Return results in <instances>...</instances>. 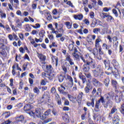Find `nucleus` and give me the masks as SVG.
Here are the masks:
<instances>
[{"label": "nucleus", "instance_id": "37998d69", "mask_svg": "<svg viewBox=\"0 0 124 124\" xmlns=\"http://www.w3.org/2000/svg\"><path fill=\"white\" fill-rule=\"evenodd\" d=\"M117 112H118V108H117V107L114 106L111 108L110 112L112 114H115V113H117Z\"/></svg>", "mask_w": 124, "mask_h": 124}, {"label": "nucleus", "instance_id": "f704fd0d", "mask_svg": "<svg viewBox=\"0 0 124 124\" xmlns=\"http://www.w3.org/2000/svg\"><path fill=\"white\" fill-rule=\"evenodd\" d=\"M86 105L88 107H90V106H92V107H94V98H93L91 99V103L90 102H87Z\"/></svg>", "mask_w": 124, "mask_h": 124}, {"label": "nucleus", "instance_id": "a211bd4d", "mask_svg": "<svg viewBox=\"0 0 124 124\" xmlns=\"http://www.w3.org/2000/svg\"><path fill=\"white\" fill-rule=\"evenodd\" d=\"M52 33H55L56 35V38H60V41L62 42H63L64 41V39L65 38L64 36H62V33H59L58 31H54Z\"/></svg>", "mask_w": 124, "mask_h": 124}, {"label": "nucleus", "instance_id": "3c124183", "mask_svg": "<svg viewBox=\"0 0 124 124\" xmlns=\"http://www.w3.org/2000/svg\"><path fill=\"white\" fill-rule=\"evenodd\" d=\"M98 53L100 54L101 56H102V55H104V51L102 50V48L101 46L98 47Z\"/></svg>", "mask_w": 124, "mask_h": 124}, {"label": "nucleus", "instance_id": "f3484780", "mask_svg": "<svg viewBox=\"0 0 124 124\" xmlns=\"http://www.w3.org/2000/svg\"><path fill=\"white\" fill-rule=\"evenodd\" d=\"M111 86L112 87V88L114 89V93L115 92H117V89H119V83H118V81H117V80H114V79H111Z\"/></svg>", "mask_w": 124, "mask_h": 124}, {"label": "nucleus", "instance_id": "f8f14e48", "mask_svg": "<svg viewBox=\"0 0 124 124\" xmlns=\"http://www.w3.org/2000/svg\"><path fill=\"white\" fill-rule=\"evenodd\" d=\"M28 114L30 115V116H36L37 118H39V117H40L41 112L40 111V108H36L35 112L31 111V112H28Z\"/></svg>", "mask_w": 124, "mask_h": 124}, {"label": "nucleus", "instance_id": "ea45409f", "mask_svg": "<svg viewBox=\"0 0 124 124\" xmlns=\"http://www.w3.org/2000/svg\"><path fill=\"white\" fill-rule=\"evenodd\" d=\"M68 98L69 99V100H70V101H72L73 103L75 102V100L76 99V97H74V96L70 94H68Z\"/></svg>", "mask_w": 124, "mask_h": 124}, {"label": "nucleus", "instance_id": "7c9ffc66", "mask_svg": "<svg viewBox=\"0 0 124 124\" xmlns=\"http://www.w3.org/2000/svg\"><path fill=\"white\" fill-rule=\"evenodd\" d=\"M90 68H90V66L88 64V63H84V64L83 65L82 70L83 72H89Z\"/></svg>", "mask_w": 124, "mask_h": 124}, {"label": "nucleus", "instance_id": "09e8293b", "mask_svg": "<svg viewBox=\"0 0 124 124\" xmlns=\"http://www.w3.org/2000/svg\"><path fill=\"white\" fill-rule=\"evenodd\" d=\"M65 25L67 27V29H70L72 28V25L69 21H67L65 22Z\"/></svg>", "mask_w": 124, "mask_h": 124}, {"label": "nucleus", "instance_id": "a18cd8bd", "mask_svg": "<svg viewBox=\"0 0 124 124\" xmlns=\"http://www.w3.org/2000/svg\"><path fill=\"white\" fill-rule=\"evenodd\" d=\"M25 30L26 31L30 32L31 31V25L30 24H27L25 26Z\"/></svg>", "mask_w": 124, "mask_h": 124}, {"label": "nucleus", "instance_id": "2eb2a0df", "mask_svg": "<svg viewBox=\"0 0 124 124\" xmlns=\"http://www.w3.org/2000/svg\"><path fill=\"white\" fill-rule=\"evenodd\" d=\"M102 46L103 50L108 51V55H109V56H111V55H112V49H110V47H111V46H108L107 44L103 43Z\"/></svg>", "mask_w": 124, "mask_h": 124}, {"label": "nucleus", "instance_id": "b1692460", "mask_svg": "<svg viewBox=\"0 0 124 124\" xmlns=\"http://www.w3.org/2000/svg\"><path fill=\"white\" fill-rule=\"evenodd\" d=\"M55 29L56 30H58L59 32H62V33H63V32H64V30H63V24H60L59 25L58 23L56 22L55 23ZM58 26H59L60 28L58 29Z\"/></svg>", "mask_w": 124, "mask_h": 124}, {"label": "nucleus", "instance_id": "dca6fc26", "mask_svg": "<svg viewBox=\"0 0 124 124\" xmlns=\"http://www.w3.org/2000/svg\"><path fill=\"white\" fill-rule=\"evenodd\" d=\"M89 83L86 84V86L84 88V91L86 93H89L91 90H93V85L91 84V81L88 80Z\"/></svg>", "mask_w": 124, "mask_h": 124}, {"label": "nucleus", "instance_id": "bf43d9fd", "mask_svg": "<svg viewBox=\"0 0 124 124\" xmlns=\"http://www.w3.org/2000/svg\"><path fill=\"white\" fill-rule=\"evenodd\" d=\"M66 4L67 5H69V6H71V7L74 8V5H73V4L72 3V2H71V1H68L66 2Z\"/></svg>", "mask_w": 124, "mask_h": 124}, {"label": "nucleus", "instance_id": "4d7b16f0", "mask_svg": "<svg viewBox=\"0 0 124 124\" xmlns=\"http://www.w3.org/2000/svg\"><path fill=\"white\" fill-rule=\"evenodd\" d=\"M112 13L114 14L116 17L119 16V14L118 13V11H117V10H116L115 9H112Z\"/></svg>", "mask_w": 124, "mask_h": 124}, {"label": "nucleus", "instance_id": "c85d7f7f", "mask_svg": "<svg viewBox=\"0 0 124 124\" xmlns=\"http://www.w3.org/2000/svg\"><path fill=\"white\" fill-rule=\"evenodd\" d=\"M120 120H121V118H120V117H119V115H114V118L112 119V124H119V122H120Z\"/></svg>", "mask_w": 124, "mask_h": 124}, {"label": "nucleus", "instance_id": "4be33fe9", "mask_svg": "<svg viewBox=\"0 0 124 124\" xmlns=\"http://www.w3.org/2000/svg\"><path fill=\"white\" fill-rule=\"evenodd\" d=\"M32 108H33V106L31 104H26L24 106L23 110L25 112L29 114V113L31 111V109H32Z\"/></svg>", "mask_w": 124, "mask_h": 124}, {"label": "nucleus", "instance_id": "58836bf2", "mask_svg": "<svg viewBox=\"0 0 124 124\" xmlns=\"http://www.w3.org/2000/svg\"><path fill=\"white\" fill-rule=\"evenodd\" d=\"M104 84L107 88H108V87H109V84H110V79L108 78H105L104 80Z\"/></svg>", "mask_w": 124, "mask_h": 124}, {"label": "nucleus", "instance_id": "20e7f679", "mask_svg": "<svg viewBox=\"0 0 124 124\" xmlns=\"http://www.w3.org/2000/svg\"><path fill=\"white\" fill-rule=\"evenodd\" d=\"M68 49L70 52L74 51V53L72 54L73 57L76 59V60H79L80 55H79L77 53L78 52V50H77V47H74L73 45H69L68 46Z\"/></svg>", "mask_w": 124, "mask_h": 124}, {"label": "nucleus", "instance_id": "338daca9", "mask_svg": "<svg viewBox=\"0 0 124 124\" xmlns=\"http://www.w3.org/2000/svg\"><path fill=\"white\" fill-rule=\"evenodd\" d=\"M98 31H100V28H94L93 30V32H94V33H97V32H98Z\"/></svg>", "mask_w": 124, "mask_h": 124}, {"label": "nucleus", "instance_id": "1a4fd4ad", "mask_svg": "<svg viewBox=\"0 0 124 124\" xmlns=\"http://www.w3.org/2000/svg\"><path fill=\"white\" fill-rule=\"evenodd\" d=\"M123 94L115 93L114 100L116 103H120L123 100Z\"/></svg>", "mask_w": 124, "mask_h": 124}, {"label": "nucleus", "instance_id": "13d9d810", "mask_svg": "<svg viewBox=\"0 0 124 124\" xmlns=\"http://www.w3.org/2000/svg\"><path fill=\"white\" fill-rule=\"evenodd\" d=\"M31 27H32V28H33V29H39V28H40V24H39V23H37L35 24V26L34 25H31Z\"/></svg>", "mask_w": 124, "mask_h": 124}, {"label": "nucleus", "instance_id": "c756f323", "mask_svg": "<svg viewBox=\"0 0 124 124\" xmlns=\"http://www.w3.org/2000/svg\"><path fill=\"white\" fill-rule=\"evenodd\" d=\"M62 118L65 123H67V124L69 123V116H68V114L63 113L62 114Z\"/></svg>", "mask_w": 124, "mask_h": 124}, {"label": "nucleus", "instance_id": "72a5a7b5", "mask_svg": "<svg viewBox=\"0 0 124 124\" xmlns=\"http://www.w3.org/2000/svg\"><path fill=\"white\" fill-rule=\"evenodd\" d=\"M112 73L114 77H115V79L119 80V79L121 78V75H120V73H119V72H113L112 70V72L111 73V74Z\"/></svg>", "mask_w": 124, "mask_h": 124}, {"label": "nucleus", "instance_id": "e2e57ef3", "mask_svg": "<svg viewBox=\"0 0 124 124\" xmlns=\"http://www.w3.org/2000/svg\"><path fill=\"white\" fill-rule=\"evenodd\" d=\"M86 116H87V112H84V113L81 115V118L82 121H84L86 119Z\"/></svg>", "mask_w": 124, "mask_h": 124}, {"label": "nucleus", "instance_id": "423d86ee", "mask_svg": "<svg viewBox=\"0 0 124 124\" xmlns=\"http://www.w3.org/2000/svg\"><path fill=\"white\" fill-rule=\"evenodd\" d=\"M101 17L102 18V19H105V18H107V22H112L115 21V19H114V17H113V16H110L109 15H108V14L106 13H102V14H101Z\"/></svg>", "mask_w": 124, "mask_h": 124}, {"label": "nucleus", "instance_id": "bb28decb", "mask_svg": "<svg viewBox=\"0 0 124 124\" xmlns=\"http://www.w3.org/2000/svg\"><path fill=\"white\" fill-rule=\"evenodd\" d=\"M112 64L113 65L114 69H118L120 68V64L116 59L112 60Z\"/></svg>", "mask_w": 124, "mask_h": 124}, {"label": "nucleus", "instance_id": "393cba45", "mask_svg": "<svg viewBox=\"0 0 124 124\" xmlns=\"http://www.w3.org/2000/svg\"><path fill=\"white\" fill-rule=\"evenodd\" d=\"M100 42H102V41L101 40V36H97V38L95 41V47L96 49L99 47H101L100 43H99Z\"/></svg>", "mask_w": 124, "mask_h": 124}, {"label": "nucleus", "instance_id": "9b49d317", "mask_svg": "<svg viewBox=\"0 0 124 124\" xmlns=\"http://www.w3.org/2000/svg\"><path fill=\"white\" fill-rule=\"evenodd\" d=\"M57 90L60 93L63 94V95L67 94V92L64 91L66 90V88L62 84H61L60 87H58Z\"/></svg>", "mask_w": 124, "mask_h": 124}, {"label": "nucleus", "instance_id": "7ed1b4c3", "mask_svg": "<svg viewBox=\"0 0 124 124\" xmlns=\"http://www.w3.org/2000/svg\"><path fill=\"white\" fill-rule=\"evenodd\" d=\"M94 70H93V75L94 77H98L99 75H103L104 74V72H103V69L101 67V65H98Z\"/></svg>", "mask_w": 124, "mask_h": 124}, {"label": "nucleus", "instance_id": "ddd939ff", "mask_svg": "<svg viewBox=\"0 0 124 124\" xmlns=\"http://www.w3.org/2000/svg\"><path fill=\"white\" fill-rule=\"evenodd\" d=\"M102 93V88H98L97 89L95 88H94L91 93L92 95H94L95 94V96H99V93Z\"/></svg>", "mask_w": 124, "mask_h": 124}, {"label": "nucleus", "instance_id": "a19ab883", "mask_svg": "<svg viewBox=\"0 0 124 124\" xmlns=\"http://www.w3.org/2000/svg\"><path fill=\"white\" fill-rule=\"evenodd\" d=\"M25 118L24 117V116L20 115V116L16 117V122H23L24 121Z\"/></svg>", "mask_w": 124, "mask_h": 124}, {"label": "nucleus", "instance_id": "cd10ccee", "mask_svg": "<svg viewBox=\"0 0 124 124\" xmlns=\"http://www.w3.org/2000/svg\"><path fill=\"white\" fill-rule=\"evenodd\" d=\"M37 57L41 62H45L46 61V56L43 55L42 53H39L37 52Z\"/></svg>", "mask_w": 124, "mask_h": 124}, {"label": "nucleus", "instance_id": "473e14b6", "mask_svg": "<svg viewBox=\"0 0 124 124\" xmlns=\"http://www.w3.org/2000/svg\"><path fill=\"white\" fill-rule=\"evenodd\" d=\"M73 17L75 20H78L79 21H81L83 19L84 16L82 14L74 15Z\"/></svg>", "mask_w": 124, "mask_h": 124}, {"label": "nucleus", "instance_id": "aec40b11", "mask_svg": "<svg viewBox=\"0 0 124 124\" xmlns=\"http://www.w3.org/2000/svg\"><path fill=\"white\" fill-rule=\"evenodd\" d=\"M114 96L115 97V93L114 92L111 91L108 92L107 94H104L103 97L105 98V99H110V98H114Z\"/></svg>", "mask_w": 124, "mask_h": 124}, {"label": "nucleus", "instance_id": "9d476101", "mask_svg": "<svg viewBox=\"0 0 124 124\" xmlns=\"http://www.w3.org/2000/svg\"><path fill=\"white\" fill-rule=\"evenodd\" d=\"M49 95L46 93H44L42 95L41 98L40 99L39 101L40 103H47L49 101Z\"/></svg>", "mask_w": 124, "mask_h": 124}, {"label": "nucleus", "instance_id": "5fc2aeb1", "mask_svg": "<svg viewBox=\"0 0 124 124\" xmlns=\"http://www.w3.org/2000/svg\"><path fill=\"white\" fill-rule=\"evenodd\" d=\"M30 63L29 62H26L23 65V70L24 71H25V70L28 68V65H29V64Z\"/></svg>", "mask_w": 124, "mask_h": 124}, {"label": "nucleus", "instance_id": "6e6552de", "mask_svg": "<svg viewBox=\"0 0 124 124\" xmlns=\"http://www.w3.org/2000/svg\"><path fill=\"white\" fill-rule=\"evenodd\" d=\"M38 118H40L41 120L44 121L42 122L43 124H48L49 122H51V121H52L51 118H49L48 119L46 120V118H47V116L46 115L45 113H41L40 117H39Z\"/></svg>", "mask_w": 124, "mask_h": 124}, {"label": "nucleus", "instance_id": "39448f33", "mask_svg": "<svg viewBox=\"0 0 124 124\" xmlns=\"http://www.w3.org/2000/svg\"><path fill=\"white\" fill-rule=\"evenodd\" d=\"M79 58H80L81 61H82L84 63H87V62H89L92 59H93L89 53H85L84 56L80 55L79 56Z\"/></svg>", "mask_w": 124, "mask_h": 124}, {"label": "nucleus", "instance_id": "6e6d98bb", "mask_svg": "<svg viewBox=\"0 0 124 124\" xmlns=\"http://www.w3.org/2000/svg\"><path fill=\"white\" fill-rule=\"evenodd\" d=\"M12 74H13V76H15L16 75V71H15V68H16V66L15 65H14L12 66Z\"/></svg>", "mask_w": 124, "mask_h": 124}, {"label": "nucleus", "instance_id": "6ab92c4d", "mask_svg": "<svg viewBox=\"0 0 124 124\" xmlns=\"http://www.w3.org/2000/svg\"><path fill=\"white\" fill-rule=\"evenodd\" d=\"M87 63L92 69H94L96 67V63L93 58L89 62H87Z\"/></svg>", "mask_w": 124, "mask_h": 124}, {"label": "nucleus", "instance_id": "603ef678", "mask_svg": "<svg viewBox=\"0 0 124 124\" xmlns=\"http://www.w3.org/2000/svg\"><path fill=\"white\" fill-rule=\"evenodd\" d=\"M7 53L5 50H2L0 52V56H2V57H6Z\"/></svg>", "mask_w": 124, "mask_h": 124}, {"label": "nucleus", "instance_id": "f03ea898", "mask_svg": "<svg viewBox=\"0 0 124 124\" xmlns=\"http://www.w3.org/2000/svg\"><path fill=\"white\" fill-rule=\"evenodd\" d=\"M103 63L105 65V73L107 75H111L113 72V67H111V61L109 58L107 57L106 59L103 60Z\"/></svg>", "mask_w": 124, "mask_h": 124}, {"label": "nucleus", "instance_id": "680f3d73", "mask_svg": "<svg viewBox=\"0 0 124 124\" xmlns=\"http://www.w3.org/2000/svg\"><path fill=\"white\" fill-rule=\"evenodd\" d=\"M47 16L46 17L47 21H51L52 20V16L50 13H47Z\"/></svg>", "mask_w": 124, "mask_h": 124}, {"label": "nucleus", "instance_id": "69168bd1", "mask_svg": "<svg viewBox=\"0 0 124 124\" xmlns=\"http://www.w3.org/2000/svg\"><path fill=\"white\" fill-rule=\"evenodd\" d=\"M45 114L46 116H49V115L51 114V109H48L45 112Z\"/></svg>", "mask_w": 124, "mask_h": 124}, {"label": "nucleus", "instance_id": "e433bc0d", "mask_svg": "<svg viewBox=\"0 0 124 124\" xmlns=\"http://www.w3.org/2000/svg\"><path fill=\"white\" fill-rule=\"evenodd\" d=\"M54 59L56 61V64H55V66L56 67H58V64H59V58L58 57H56V56H53L52 57H51V60H52V62H54Z\"/></svg>", "mask_w": 124, "mask_h": 124}, {"label": "nucleus", "instance_id": "0eeeda50", "mask_svg": "<svg viewBox=\"0 0 124 124\" xmlns=\"http://www.w3.org/2000/svg\"><path fill=\"white\" fill-rule=\"evenodd\" d=\"M80 29L78 30H76V32L79 33L80 35H83V34H88L89 33V30L86 28H84V26H80Z\"/></svg>", "mask_w": 124, "mask_h": 124}, {"label": "nucleus", "instance_id": "c9c22d12", "mask_svg": "<svg viewBox=\"0 0 124 124\" xmlns=\"http://www.w3.org/2000/svg\"><path fill=\"white\" fill-rule=\"evenodd\" d=\"M57 78L59 82H60V83H62V82H63V80H64V78H65V76L61 74L60 75L58 76Z\"/></svg>", "mask_w": 124, "mask_h": 124}, {"label": "nucleus", "instance_id": "f257e3e1", "mask_svg": "<svg viewBox=\"0 0 124 124\" xmlns=\"http://www.w3.org/2000/svg\"><path fill=\"white\" fill-rule=\"evenodd\" d=\"M104 97L103 96H100L99 99L96 102L94 108L95 112H97L99 111V106L100 105V103L103 104L104 108H108V106H110L112 105V103H113V102L110 99H106L108 101L106 103H105V99H104Z\"/></svg>", "mask_w": 124, "mask_h": 124}, {"label": "nucleus", "instance_id": "a878e982", "mask_svg": "<svg viewBox=\"0 0 124 124\" xmlns=\"http://www.w3.org/2000/svg\"><path fill=\"white\" fill-rule=\"evenodd\" d=\"M95 37L96 36L95 35H92L91 34H88L86 37V39L88 42H93V40H94L95 39Z\"/></svg>", "mask_w": 124, "mask_h": 124}, {"label": "nucleus", "instance_id": "5701e85b", "mask_svg": "<svg viewBox=\"0 0 124 124\" xmlns=\"http://www.w3.org/2000/svg\"><path fill=\"white\" fill-rule=\"evenodd\" d=\"M67 66H70L69 63L66 62L64 63H61V67L64 73H67Z\"/></svg>", "mask_w": 124, "mask_h": 124}, {"label": "nucleus", "instance_id": "4468645a", "mask_svg": "<svg viewBox=\"0 0 124 124\" xmlns=\"http://www.w3.org/2000/svg\"><path fill=\"white\" fill-rule=\"evenodd\" d=\"M91 83H92L93 85L95 86V87H102V83L94 78H92Z\"/></svg>", "mask_w": 124, "mask_h": 124}, {"label": "nucleus", "instance_id": "49530a36", "mask_svg": "<svg viewBox=\"0 0 124 124\" xmlns=\"http://www.w3.org/2000/svg\"><path fill=\"white\" fill-rule=\"evenodd\" d=\"M16 24H17V28H22V23H21V20L20 19H18L16 21Z\"/></svg>", "mask_w": 124, "mask_h": 124}, {"label": "nucleus", "instance_id": "412c9836", "mask_svg": "<svg viewBox=\"0 0 124 124\" xmlns=\"http://www.w3.org/2000/svg\"><path fill=\"white\" fill-rule=\"evenodd\" d=\"M65 58V61L68 62L70 65H74V61H73V59L71 58V56L70 55L69 53H67L66 54Z\"/></svg>", "mask_w": 124, "mask_h": 124}, {"label": "nucleus", "instance_id": "774afa93", "mask_svg": "<svg viewBox=\"0 0 124 124\" xmlns=\"http://www.w3.org/2000/svg\"><path fill=\"white\" fill-rule=\"evenodd\" d=\"M88 121L89 124H93V120H92V118H91V117H88Z\"/></svg>", "mask_w": 124, "mask_h": 124}, {"label": "nucleus", "instance_id": "de8ad7c7", "mask_svg": "<svg viewBox=\"0 0 124 124\" xmlns=\"http://www.w3.org/2000/svg\"><path fill=\"white\" fill-rule=\"evenodd\" d=\"M33 93H36V94H38L39 93H40V90L37 88V87H35L33 89Z\"/></svg>", "mask_w": 124, "mask_h": 124}, {"label": "nucleus", "instance_id": "79ce46f5", "mask_svg": "<svg viewBox=\"0 0 124 124\" xmlns=\"http://www.w3.org/2000/svg\"><path fill=\"white\" fill-rule=\"evenodd\" d=\"M67 80H69V82H71V85L72 87H73V85H74V83L73 82V78H72V77L68 75H67Z\"/></svg>", "mask_w": 124, "mask_h": 124}, {"label": "nucleus", "instance_id": "8fccbe9b", "mask_svg": "<svg viewBox=\"0 0 124 124\" xmlns=\"http://www.w3.org/2000/svg\"><path fill=\"white\" fill-rule=\"evenodd\" d=\"M114 114L112 113L111 112H109L108 113V120H109V121H111V120H112L114 118Z\"/></svg>", "mask_w": 124, "mask_h": 124}, {"label": "nucleus", "instance_id": "864d4df0", "mask_svg": "<svg viewBox=\"0 0 124 124\" xmlns=\"http://www.w3.org/2000/svg\"><path fill=\"white\" fill-rule=\"evenodd\" d=\"M0 14L1 19H5L6 18V14L2 11H0Z\"/></svg>", "mask_w": 124, "mask_h": 124}, {"label": "nucleus", "instance_id": "4c0bfd02", "mask_svg": "<svg viewBox=\"0 0 124 124\" xmlns=\"http://www.w3.org/2000/svg\"><path fill=\"white\" fill-rule=\"evenodd\" d=\"M55 74L53 73H49V74H47V76L46 77V78H48L49 80H53L54 78H55Z\"/></svg>", "mask_w": 124, "mask_h": 124}, {"label": "nucleus", "instance_id": "2f4dec72", "mask_svg": "<svg viewBox=\"0 0 124 124\" xmlns=\"http://www.w3.org/2000/svg\"><path fill=\"white\" fill-rule=\"evenodd\" d=\"M117 91H115V93L122 94L124 92V86H119L118 88L117 89Z\"/></svg>", "mask_w": 124, "mask_h": 124}, {"label": "nucleus", "instance_id": "0e129e2a", "mask_svg": "<svg viewBox=\"0 0 124 124\" xmlns=\"http://www.w3.org/2000/svg\"><path fill=\"white\" fill-rule=\"evenodd\" d=\"M52 68H53L52 67V65H47L46 66V69L48 71H52Z\"/></svg>", "mask_w": 124, "mask_h": 124}, {"label": "nucleus", "instance_id": "c03bdc74", "mask_svg": "<svg viewBox=\"0 0 124 124\" xmlns=\"http://www.w3.org/2000/svg\"><path fill=\"white\" fill-rule=\"evenodd\" d=\"M45 31L42 30L39 33V35L41 38H43L45 36Z\"/></svg>", "mask_w": 124, "mask_h": 124}, {"label": "nucleus", "instance_id": "052dcab7", "mask_svg": "<svg viewBox=\"0 0 124 124\" xmlns=\"http://www.w3.org/2000/svg\"><path fill=\"white\" fill-rule=\"evenodd\" d=\"M56 101L57 103V105H59V106L62 105V99H58L56 100Z\"/></svg>", "mask_w": 124, "mask_h": 124}]
</instances>
